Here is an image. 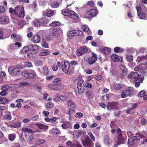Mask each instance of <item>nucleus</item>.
<instances>
[{"mask_svg": "<svg viewBox=\"0 0 147 147\" xmlns=\"http://www.w3.org/2000/svg\"><path fill=\"white\" fill-rule=\"evenodd\" d=\"M61 64V69L64 72L69 75L73 74L74 72V69L70 66L67 61H63Z\"/></svg>", "mask_w": 147, "mask_h": 147, "instance_id": "f257e3e1", "label": "nucleus"}, {"mask_svg": "<svg viewBox=\"0 0 147 147\" xmlns=\"http://www.w3.org/2000/svg\"><path fill=\"white\" fill-rule=\"evenodd\" d=\"M22 130L24 133V136L23 134H22V137H23L24 140L28 142L33 140V137L31 135H29V134H31L33 132L31 129L27 127H24L22 129Z\"/></svg>", "mask_w": 147, "mask_h": 147, "instance_id": "f03ea898", "label": "nucleus"}, {"mask_svg": "<svg viewBox=\"0 0 147 147\" xmlns=\"http://www.w3.org/2000/svg\"><path fill=\"white\" fill-rule=\"evenodd\" d=\"M62 13L64 16H67L73 19H77L78 18L79 16L78 14L68 9L63 10Z\"/></svg>", "mask_w": 147, "mask_h": 147, "instance_id": "7ed1b4c3", "label": "nucleus"}, {"mask_svg": "<svg viewBox=\"0 0 147 147\" xmlns=\"http://www.w3.org/2000/svg\"><path fill=\"white\" fill-rule=\"evenodd\" d=\"M89 50V48L85 46H82L79 47L76 51V55L78 56H82L86 53Z\"/></svg>", "mask_w": 147, "mask_h": 147, "instance_id": "20e7f679", "label": "nucleus"}, {"mask_svg": "<svg viewBox=\"0 0 147 147\" xmlns=\"http://www.w3.org/2000/svg\"><path fill=\"white\" fill-rule=\"evenodd\" d=\"M13 13L19 17H23L24 16V8L22 7L21 9H20L19 7L17 6L14 9Z\"/></svg>", "mask_w": 147, "mask_h": 147, "instance_id": "39448f33", "label": "nucleus"}, {"mask_svg": "<svg viewBox=\"0 0 147 147\" xmlns=\"http://www.w3.org/2000/svg\"><path fill=\"white\" fill-rule=\"evenodd\" d=\"M51 33L53 35L57 37L63 34V30L61 28H55L51 29Z\"/></svg>", "mask_w": 147, "mask_h": 147, "instance_id": "423d86ee", "label": "nucleus"}, {"mask_svg": "<svg viewBox=\"0 0 147 147\" xmlns=\"http://www.w3.org/2000/svg\"><path fill=\"white\" fill-rule=\"evenodd\" d=\"M142 135H140L139 136V134L138 133L136 135V136H134L131 137L128 140V143L130 145H132L134 144H135L137 142V140H140V137ZM142 138H143V136H141Z\"/></svg>", "mask_w": 147, "mask_h": 147, "instance_id": "0eeeda50", "label": "nucleus"}, {"mask_svg": "<svg viewBox=\"0 0 147 147\" xmlns=\"http://www.w3.org/2000/svg\"><path fill=\"white\" fill-rule=\"evenodd\" d=\"M8 71L11 75H16L19 74L20 72V69L16 66H11L9 67Z\"/></svg>", "mask_w": 147, "mask_h": 147, "instance_id": "6e6552de", "label": "nucleus"}, {"mask_svg": "<svg viewBox=\"0 0 147 147\" xmlns=\"http://www.w3.org/2000/svg\"><path fill=\"white\" fill-rule=\"evenodd\" d=\"M117 137L118 144H121L123 143L124 138L122 137L121 130L118 128L117 131Z\"/></svg>", "mask_w": 147, "mask_h": 147, "instance_id": "1a4fd4ad", "label": "nucleus"}, {"mask_svg": "<svg viewBox=\"0 0 147 147\" xmlns=\"http://www.w3.org/2000/svg\"><path fill=\"white\" fill-rule=\"evenodd\" d=\"M84 83V81L83 80H80L78 82L77 87L80 94H81L84 92V89L86 87V85Z\"/></svg>", "mask_w": 147, "mask_h": 147, "instance_id": "9d476101", "label": "nucleus"}, {"mask_svg": "<svg viewBox=\"0 0 147 147\" xmlns=\"http://www.w3.org/2000/svg\"><path fill=\"white\" fill-rule=\"evenodd\" d=\"M97 57L95 54L92 53L91 56H90L87 60V63L90 65L94 63L97 60Z\"/></svg>", "mask_w": 147, "mask_h": 147, "instance_id": "9b49d317", "label": "nucleus"}, {"mask_svg": "<svg viewBox=\"0 0 147 147\" xmlns=\"http://www.w3.org/2000/svg\"><path fill=\"white\" fill-rule=\"evenodd\" d=\"M53 84L59 90L63 88V86L61 84L60 78H59L55 79L53 82Z\"/></svg>", "mask_w": 147, "mask_h": 147, "instance_id": "f8f14e48", "label": "nucleus"}, {"mask_svg": "<svg viewBox=\"0 0 147 147\" xmlns=\"http://www.w3.org/2000/svg\"><path fill=\"white\" fill-rule=\"evenodd\" d=\"M83 145L85 147H93V143L88 137L86 138L85 140L82 142Z\"/></svg>", "mask_w": 147, "mask_h": 147, "instance_id": "ddd939ff", "label": "nucleus"}, {"mask_svg": "<svg viewBox=\"0 0 147 147\" xmlns=\"http://www.w3.org/2000/svg\"><path fill=\"white\" fill-rule=\"evenodd\" d=\"M136 61L138 62H141L142 64L146 65L147 67V54L145 56H142L138 57Z\"/></svg>", "mask_w": 147, "mask_h": 147, "instance_id": "4468645a", "label": "nucleus"}, {"mask_svg": "<svg viewBox=\"0 0 147 147\" xmlns=\"http://www.w3.org/2000/svg\"><path fill=\"white\" fill-rule=\"evenodd\" d=\"M117 104V102H109L107 106V108L109 110L113 109L116 110L118 108Z\"/></svg>", "mask_w": 147, "mask_h": 147, "instance_id": "2eb2a0df", "label": "nucleus"}, {"mask_svg": "<svg viewBox=\"0 0 147 147\" xmlns=\"http://www.w3.org/2000/svg\"><path fill=\"white\" fill-rule=\"evenodd\" d=\"M97 14L96 10L92 9L88 11L85 14L86 18H90L95 16Z\"/></svg>", "mask_w": 147, "mask_h": 147, "instance_id": "dca6fc26", "label": "nucleus"}, {"mask_svg": "<svg viewBox=\"0 0 147 147\" xmlns=\"http://www.w3.org/2000/svg\"><path fill=\"white\" fill-rule=\"evenodd\" d=\"M128 78L134 79V82H136L138 79H139L140 75L137 72H133L130 73L129 74L128 76Z\"/></svg>", "mask_w": 147, "mask_h": 147, "instance_id": "f3484780", "label": "nucleus"}, {"mask_svg": "<svg viewBox=\"0 0 147 147\" xmlns=\"http://www.w3.org/2000/svg\"><path fill=\"white\" fill-rule=\"evenodd\" d=\"M136 9L138 13V16L140 19H145L146 14V13H143L142 12L141 13H139V11L141 9V7L140 6H138L136 7Z\"/></svg>", "mask_w": 147, "mask_h": 147, "instance_id": "a211bd4d", "label": "nucleus"}, {"mask_svg": "<svg viewBox=\"0 0 147 147\" xmlns=\"http://www.w3.org/2000/svg\"><path fill=\"white\" fill-rule=\"evenodd\" d=\"M4 119L7 121H9L12 119V116L11 113L8 111L5 112V114L3 117Z\"/></svg>", "mask_w": 147, "mask_h": 147, "instance_id": "6ab92c4d", "label": "nucleus"}, {"mask_svg": "<svg viewBox=\"0 0 147 147\" xmlns=\"http://www.w3.org/2000/svg\"><path fill=\"white\" fill-rule=\"evenodd\" d=\"M67 106L69 107H71L73 109H75L77 107L76 103L72 100L69 99L67 101Z\"/></svg>", "mask_w": 147, "mask_h": 147, "instance_id": "aec40b11", "label": "nucleus"}, {"mask_svg": "<svg viewBox=\"0 0 147 147\" xmlns=\"http://www.w3.org/2000/svg\"><path fill=\"white\" fill-rule=\"evenodd\" d=\"M40 36L38 34L34 35L32 38V41L34 43H38L40 41Z\"/></svg>", "mask_w": 147, "mask_h": 147, "instance_id": "412c9836", "label": "nucleus"}, {"mask_svg": "<svg viewBox=\"0 0 147 147\" xmlns=\"http://www.w3.org/2000/svg\"><path fill=\"white\" fill-rule=\"evenodd\" d=\"M111 58L114 61H122V57L118 56L117 54H113L111 56Z\"/></svg>", "mask_w": 147, "mask_h": 147, "instance_id": "4be33fe9", "label": "nucleus"}, {"mask_svg": "<svg viewBox=\"0 0 147 147\" xmlns=\"http://www.w3.org/2000/svg\"><path fill=\"white\" fill-rule=\"evenodd\" d=\"M30 49L32 50L34 53L37 52L38 51V47L36 45L31 44L29 45Z\"/></svg>", "mask_w": 147, "mask_h": 147, "instance_id": "5701e85b", "label": "nucleus"}, {"mask_svg": "<svg viewBox=\"0 0 147 147\" xmlns=\"http://www.w3.org/2000/svg\"><path fill=\"white\" fill-rule=\"evenodd\" d=\"M120 69L122 70L124 76H126L128 70L125 66L123 65H121L119 66Z\"/></svg>", "mask_w": 147, "mask_h": 147, "instance_id": "b1692460", "label": "nucleus"}, {"mask_svg": "<svg viewBox=\"0 0 147 147\" xmlns=\"http://www.w3.org/2000/svg\"><path fill=\"white\" fill-rule=\"evenodd\" d=\"M138 134H139V136H140V135H142V136H143V138L141 137V136L140 137V140L141 139L143 140V141L142 142V144H147V136L145 137V136L143 134H142L140 133H138Z\"/></svg>", "mask_w": 147, "mask_h": 147, "instance_id": "393cba45", "label": "nucleus"}, {"mask_svg": "<svg viewBox=\"0 0 147 147\" xmlns=\"http://www.w3.org/2000/svg\"><path fill=\"white\" fill-rule=\"evenodd\" d=\"M124 90L125 91V92H126V93L128 96L132 94L134 92V89L131 87H129L127 89Z\"/></svg>", "mask_w": 147, "mask_h": 147, "instance_id": "a878e982", "label": "nucleus"}, {"mask_svg": "<svg viewBox=\"0 0 147 147\" xmlns=\"http://www.w3.org/2000/svg\"><path fill=\"white\" fill-rule=\"evenodd\" d=\"M86 134L85 131H82L81 130L79 129L77 130L75 132V134L77 137H79L82 134L84 135Z\"/></svg>", "mask_w": 147, "mask_h": 147, "instance_id": "bb28decb", "label": "nucleus"}, {"mask_svg": "<svg viewBox=\"0 0 147 147\" xmlns=\"http://www.w3.org/2000/svg\"><path fill=\"white\" fill-rule=\"evenodd\" d=\"M0 24H6L9 22V19L7 16L0 18Z\"/></svg>", "mask_w": 147, "mask_h": 147, "instance_id": "cd10ccee", "label": "nucleus"}, {"mask_svg": "<svg viewBox=\"0 0 147 147\" xmlns=\"http://www.w3.org/2000/svg\"><path fill=\"white\" fill-rule=\"evenodd\" d=\"M101 51V52L105 54H108L110 53L111 52V50L110 48L106 47L102 49Z\"/></svg>", "mask_w": 147, "mask_h": 147, "instance_id": "c85d7f7f", "label": "nucleus"}, {"mask_svg": "<svg viewBox=\"0 0 147 147\" xmlns=\"http://www.w3.org/2000/svg\"><path fill=\"white\" fill-rule=\"evenodd\" d=\"M72 33L73 34V36L78 35L81 36L82 34V32L80 30H72Z\"/></svg>", "mask_w": 147, "mask_h": 147, "instance_id": "c756f323", "label": "nucleus"}, {"mask_svg": "<svg viewBox=\"0 0 147 147\" xmlns=\"http://www.w3.org/2000/svg\"><path fill=\"white\" fill-rule=\"evenodd\" d=\"M9 100L7 98H4L0 96V103L4 104L5 103H9Z\"/></svg>", "mask_w": 147, "mask_h": 147, "instance_id": "7c9ffc66", "label": "nucleus"}, {"mask_svg": "<svg viewBox=\"0 0 147 147\" xmlns=\"http://www.w3.org/2000/svg\"><path fill=\"white\" fill-rule=\"evenodd\" d=\"M110 142V140L109 137L107 135H105L104 137V143L107 145H108Z\"/></svg>", "mask_w": 147, "mask_h": 147, "instance_id": "2f4dec72", "label": "nucleus"}, {"mask_svg": "<svg viewBox=\"0 0 147 147\" xmlns=\"http://www.w3.org/2000/svg\"><path fill=\"white\" fill-rule=\"evenodd\" d=\"M36 76V72L33 70H31L29 72L28 78H32L35 77Z\"/></svg>", "mask_w": 147, "mask_h": 147, "instance_id": "473e14b6", "label": "nucleus"}, {"mask_svg": "<svg viewBox=\"0 0 147 147\" xmlns=\"http://www.w3.org/2000/svg\"><path fill=\"white\" fill-rule=\"evenodd\" d=\"M9 140L11 141H13L16 137V134L14 133L9 134L8 136Z\"/></svg>", "mask_w": 147, "mask_h": 147, "instance_id": "72a5a7b5", "label": "nucleus"}, {"mask_svg": "<svg viewBox=\"0 0 147 147\" xmlns=\"http://www.w3.org/2000/svg\"><path fill=\"white\" fill-rule=\"evenodd\" d=\"M53 103L50 102L47 103L45 105L46 108L47 110L53 107Z\"/></svg>", "mask_w": 147, "mask_h": 147, "instance_id": "f704fd0d", "label": "nucleus"}, {"mask_svg": "<svg viewBox=\"0 0 147 147\" xmlns=\"http://www.w3.org/2000/svg\"><path fill=\"white\" fill-rule=\"evenodd\" d=\"M35 125L42 129H44L47 128V126L41 123H37L35 124Z\"/></svg>", "mask_w": 147, "mask_h": 147, "instance_id": "c9c22d12", "label": "nucleus"}, {"mask_svg": "<svg viewBox=\"0 0 147 147\" xmlns=\"http://www.w3.org/2000/svg\"><path fill=\"white\" fill-rule=\"evenodd\" d=\"M60 23L59 21H54L49 24L50 26L55 27L60 25Z\"/></svg>", "mask_w": 147, "mask_h": 147, "instance_id": "e433bc0d", "label": "nucleus"}, {"mask_svg": "<svg viewBox=\"0 0 147 147\" xmlns=\"http://www.w3.org/2000/svg\"><path fill=\"white\" fill-rule=\"evenodd\" d=\"M75 113V110L69 108L68 109V111L67 112V114L69 116H73L74 115Z\"/></svg>", "mask_w": 147, "mask_h": 147, "instance_id": "4c0bfd02", "label": "nucleus"}, {"mask_svg": "<svg viewBox=\"0 0 147 147\" xmlns=\"http://www.w3.org/2000/svg\"><path fill=\"white\" fill-rule=\"evenodd\" d=\"M49 72L48 68L46 66L44 67L42 69L43 74L45 75H47L48 74Z\"/></svg>", "mask_w": 147, "mask_h": 147, "instance_id": "58836bf2", "label": "nucleus"}, {"mask_svg": "<svg viewBox=\"0 0 147 147\" xmlns=\"http://www.w3.org/2000/svg\"><path fill=\"white\" fill-rule=\"evenodd\" d=\"M49 53V51L47 50H43L42 52L40 54V56H46L48 55Z\"/></svg>", "mask_w": 147, "mask_h": 147, "instance_id": "ea45409f", "label": "nucleus"}, {"mask_svg": "<svg viewBox=\"0 0 147 147\" xmlns=\"http://www.w3.org/2000/svg\"><path fill=\"white\" fill-rule=\"evenodd\" d=\"M142 69V67L141 65H137L134 69V70L136 71H139L141 72Z\"/></svg>", "mask_w": 147, "mask_h": 147, "instance_id": "a19ab883", "label": "nucleus"}, {"mask_svg": "<svg viewBox=\"0 0 147 147\" xmlns=\"http://www.w3.org/2000/svg\"><path fill=\"white\" fill-rule=\"evenodd\" d=\"M82 28L84 31L85 32H88L89 34H90L91 33V31L89 30V28L88 26L84 25L82 27Z\"/></svg>", "mask_w": 147, "mask_h": 147, "instance_id": "79ce46f5", "label": "nucleus"}, {"mask_svg": "<svg viewBox=\"0 0 147 147\" xmlns=\"http://www.w3.org/2000/svg\"><path fill=\"white\" fill-rule=\"evenodd\" d=\"M59 5V4L57 1H54L51 5V7L53 8H57L58 7Z\"/></svg>", "mask_w": 147, "mask_h": 147, "instance_id": "37998d69", "label": "nucleus"}, {"mask_svg": "<svg viewBox=\"0 0 147 147\" xmlns=\"http://www.w3.org/2000/svg\"><path fill=\"white\" fill-rule=\"evenodd\" d=\"M53 38V36L52 35H48L46 36V38L45 39L47 41H49L51 40Z\"/></svg>", "mask_w": 147, "mask_h": 147, "instance_id": "c03bdc74", "label": "nucleus"}, {"mask_svg": "<svg viewBox=\"0 0 147 147\" xmlns=\"http://www.w3.org/2000/svg\"><path fill=\"white\" fill-rule=\"evenodd\" d=\"M126 58L127 60L129 61H131L133 59V56L130 54L127 55Z\"/></svg>", "mask_w": 147, "mask_h": 147, "instance_id": "a18cd8bd", "label": "nucleus"}, {"mask_svg": "<svg viewBox=\"0 0 147 147\" xmlns=\"http://www.w3.org/2000/svg\"><path fill=\"white\" fill-rule=\"evenodd\" d=\"M141 123L143 125H145L147 124V119L143 118L140 121Z\"/></svg>", "mask_w": 147, "mask_h": 147, "instance_id": "49530a36", "label": "nucleus"}, {"mask_svg": "<svg viewBox=\"0 0 147 147\" xmlns=\"http://www.w3.org/2000/svg\"><path fill=\"white\" fill-rule=\"evenodd\" d=\"M21 126V123L18 122L15 123L12 125V127L15 128H18Z\"/></svg>", "mask_w": 147, "mask_h": 147, "instance_id": "de8ad7c7", "label": "nucleus"}, {"mask_svg": "<svg viewBox=\"0 0 147 147\" xmlns=\"http://www.w3.org/2000/svg\"><path fill=\"white\" fill-rule=\"evenodd\" d=\"M45 141L43 139H40L36 141L35 142V144L36 145H40L44 143Z\"/></svg>", "mask_w": 147, "mask_h": 147, "instance_id": "09e8293b", "label": "nucleus"}, {"mask_svg": "<svg viewBox=\"0 0 147 147\" xmlns=\"http://www.w3.org/2000/svg\"><path fill=\"white\" fill-rule=\"evenodd\" d=\"M114 87L115 89L117 90H120L122 88L121 85L119 83L116 84L114 85Z\"/></svg>", "mask_w": 147, "mask_h": 147, "instance_id": "8fccbe9b", "label": "nucleus"}, {"mask_svg": "<svg viewBox=\"0 0 147 147\" xmlns=\"http://www.w3.org/2000/svg\"><path fill=\"white\" fill-rule=\"evenodd\" d=\"M52 132L53 134H59V130L56 128H53L52 129Z\"/></svg>", "mask_w": 147, "mask_h": 147, "instance_id": "3c124183", "label": "nucleus"}, {"mask_svg": "<svg viewBox=\"0 0 147 147\" xmlns=\"http://www.w3.org/2000/svg\"><path fill=\"white\" fill-rule=\"evenodd\" d=\"M30 49L29 47V45L28 46H25L24 48H23V49H22V51L23 53H26L28 51V50Z\"/></svg>", "mask_w": 147, "mask_h": 147, "instance_id": "603ef678", "label": "nucleus"}, {"mask_svg": "<svg viewBox=\"0 0 147 147\" xmlns=\"http://www.w3.org/2000/svg\"><path fill=\"white\" fill-rule=\"evenodd\" d=\"M10 86L9 85H6L3 86L2 87L1 89L3 91H7Z\"/></svg>", "mask_w": 147, "mask_h": 147, "instance_id": "864d4df0", "label": "nucleus"}, {"mask_svg": "<svg viewBox=\"0 0 147 147\" xmlns=\"http://www.w3.org/2000/svg\"><path fill=\"white\" fill-rule=\"evenodd\" d=\"M48 87L53 90H58L57 88L53 84V85L49 84L48 85Z\"/></svg>", "mask_w": 147, "mask_h": 147, "instance_id": "5fc2aeb1", "label": "nucleus"}, {"mask_svg": "<svg viewBox=\"0 0 147 147\" xmlns=\"http://www.w3.org/2000/svg\"><path fill=\"white\" fill-rule=\"evenodd\" d=\"M54 13V11L52 10H50L48 11L46 13V15L47 17H50L52 16Z\"/></svg>", "mask_w": 147, "mask_h": 147, "instance_id": "6e6d98bb", "label": "nucleus"}, {"mask_svg": "<svg viewBox=\"0 0 147 147\" xmlns=\"http://www.w3.org/2000/svg\"><path fill=\"white\" fill-rule=\"evenodd\" d=\"M145 92L143 90L140 91L138 94V96L140 97H143L146 95Z\"/></svg>", "mask_w": 147, "mask_h": 147, "instance_id": "4d7b16f0", "label": "nucleus"}, {"mask_svg": "<svg viewBox=\"0 0 147 147\" xmlns=\"http://www.w3.org/2000/svg\"><path fill=\"white\" fill-rule=\"evenodd\" d=\"M41 22L43 24H46L48 23L49 20L46 18H44L42 19Z\"/></svg>", "mask_w": 147, "mask_h": 147, "instance_id": "13d9d810", "label": "nucleus"}, {"mask_svg": "<svg viewBox=\"0 0 147 147\" xmlns=\"http://www.w3.org/2000/svg\"><path fill=\"white\" fill-rule=\"evenodd\" d=\"M33 24L34 26L36 27H40V25L39 22L37 20L34 21L33 22Z\"/></svg>", "mask_w": 147, "mask_h": 147, "instance_id": "bf43d9fd", "label": "nucleus"}, {"mask_svg": "<svg viewBox=\"0 0 147 147\" xmlns=\"http://www.w3.org/2000/svg\"><path fill=\"white\" fill-rule=\"evenodd\" d=\"M83 116V114L82 113L79 112L77 113L75 115L76 118H80Z\"/></svg>", "mask_w": 147, "mask_h": 147, "instance_id": "052dcab7", "label": "nucleus"}, {"mask_svg": "<svg viewBox=\"0 0 147 147\" xmlns=\"http://www.w3.org/2000/svg\"><path fill=\"white\" fill-rule=\"evenodd\" d=\"M11 37L12 39H14L15 41L18 40V36L14 33L12 34Z\"/></svg>", "mask_w": 147, "mask_h": 147, "instance_id": "680f3d73", "label": "nucleus"}, {"mask_svg": "<svg viewBox=\"0 0 147 147\" xmlns=\"http://www.w3.org/2000/svg\"><path fill=\"white\" fill-rule=\"evenodd\" d=\"M39 119V115L34 116L31 117V120L33 121H37Z\"/></svg>", "mask_w": 147, "mask_h": 147, "instance_id": "e2e57ef3", "label": "nucleus"}, {"mask_svg": "<svg viewBox=\"0 0 147 147\" xmlns=\"http://www.w3.org/2000/svg\"><path fill=\"white\" fill-rule=\"evenodd\" d=\"M29 72H28L27 71H24L22 73V75L25 77L28 78V77Z\"/></svg>", "mask_w": 147, "mask_h": 147, "instance_id": "0e129e2a", "label": "nucleus"}, {"mask_svg": "<svg viewBox=\"0 0 147 147\" xmlns=\"http://www.w3.org/2000/svg\"><path fill=\"white\" fill-rule=\"evenodd\" d=\"M111 128L112 129H115L117 127L116 125L115 124L114 121H112L110 125Z\"/></svg>", "mask_w": 147, "mask_h": 147, "instance_id": "69168bd1", "label": "nucleus"}, {"mask_svg": "<svg viewBox=\"0 0 147 147\" xmlns=\"http://www.w3.org/2000/svg\"><path fill=\"white\" fill-rule=\"evenodd\" d=\"M88 135L91 138L93 141H95V138L92 132H89L88 134Z\"/></svg>", "mask_w": 147, "mask_h": 147, "instance_id": "338daca9", "label": "nucleus"}, {"mask_svg": "<svg viewBox=\"0 0 147 147\" xmlns=\"http://www.w3.org/2000/svg\"><path fill=\"white\" fill-rule=\"evenodd\" d=\"M125 91L124 90L123 91L121 92V97L122 98H125L127 96V94L126 93V92H125Z\"/></svg>", "mask_w": 147, "mask_h": 147, "instance_id": "774afa93", "label": "nucleus"}]
</instances>
